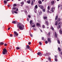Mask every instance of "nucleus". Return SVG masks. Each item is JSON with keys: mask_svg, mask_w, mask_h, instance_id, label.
<instances>
[{"mask_svg": "<svg viewBox=\"0 0 62 62\" xmlns=\"http://www.w3.org/2000/svg\"><path fill=\"white\" fill-rule=\"evenodd\" d=\"M21 7H23V4L21 5Z\"/></svg>", "mask_w": 62, "mask_h": 62, "instance_id": "0e129e2a", "label": "nucleus"}, {"mask_svg": "<svg viewBox=\"0 0 62 62\" xmlns=\"http://www.w3.org/2000/svg\"><path fill=\"white\" fill-rule=\"evenodd\" d=\"M14 12L15 13H16V14L18 13V12H16V11H15Z\"/></svg>", "mask_w": 62, "mask_h": 62, "instance_id": "37998d69", "label": "nucleus"}, {"mask_svg": "<svg viewBox=\"0 0 62 62\" xmlns=\"http://www.w3.org/2000/svg\"><path fill=\"white\" fill-rule=\"evenodd\" d=\"M38 3L39 4H41V0H39Z\"/></svg>", "mask_w": 62, "mask_h": 62, "instance_id": "2eb2a0df", "label": "nucleus"}, {"mask_svg": "<svg viewBox=\"0 0 62 62\" xmlns=\"http://www.w3.org/2000/svg\"><path fill=\"white\" fill-rule=\"evenodd\" d=\"M39 7L41 9H43L44 7H43V6H42L41 5H40L39 6Z\"/></svg>", "mask_w": 62, "mask_h": 62, "instance_id": "6e6552de", "label": "nucleus"}, {"mask_svg": "<svg viewBox=\"0 0 62 62\" xmlns=\"http://www.w3.org/2000/svg\"><path fill=\"white\" fill-rule=\"evenodd\" d=\"M7 52L8 51H7V50L5 48H4L3 49V51L2 52V54L4 55L5 54H6V53H7Z\"/></svg>", "mask_w": 62, "mask_h": 62, "instance_id": "7ed1b4c3", "label": "nucleus"}, {"mask_svg": "<svg viewBox=\"0 0 62 62\" xmlns=\"http://www.w3.org/2000/svg\"><path fill=\"white\" fill-rule=\"evenodd\" d=\"M39 44L40 45H42V43H41L40 42H39Z\"/></svg>", "mask_w": 62, "mask_h": 62, "instance_id": "f704fd0d", "label": "nucleus"}, {"mask_svg": "<svg viewBox=\"0 0 62 62\" xmlns=\"http://www.w3.org/2000/svg\"><path fill=\"white\" fill-rule=\"evenodd\" d=\"M31 5L32 6H33L34 5V2L33 1H32L31 3Z\"/></svg>", "mask_w": 62, "mask_h": 62, "instance_id": "f3484780", "label": "nucleus"}, {"mask_svg": "<svg viewBox=\"0 0 62 62\" xmlns=\"http://www.w3.org/2000/svg\"><path fill=\"white\" fill-rule=\"evenodd\" d=\"M55 61H57V59L56 58H55Z\"/></svg>", "mask_w": 62, "mask_h": 62, "instance_id": "c9c22d12", "label": "nucleus"}, {"mask_svg": "<svg viewBox=\"0 0 62 62\" xmlns=\"http://www.w3.org/2000/svg\"><path fill=\"white\" fill-rule=\"evenodd\" d=\"M35 25H33L32 26V27H35Z\"/></svg>", "mask_w": 62, "mask_h": 62, "instance_id": "e433bc0d", "label": "nucleus"}, {"mask_svg": "<svg viewBox=\"0 0 62 62\" xmlns=\"http://www.w3.org/2000/svg\"><path fill=\"white\" fill-rule=\"evenodd\" d=\"M27 3H28V4H30L31 3L30 0H29L27 1Z\"/></svg>", "mask_w": 62, "mask_h": 62, "instance_id": "4468645a", "label": "nucleus"}, {"mask_svg": "<svg viewBox=\"0 0 62 62\" xmlns=\"http://www.w3.org/2000/svg\"><path fill=\"white\" fill-rule=\"evenodd\" d=\"M54 1H52L51 2V5H53L54 4Z\"/></svg>", "mask_w": 62, "mask_h": 62, "instance_id": "9d476101", "label": "nucleus"}, {"mask_svg": "<svg viewBox=\"0 0 62 62\" xmlns=\"http://www.w3.org/2000/svg\"><path fill=\"white\" fill-rule=\"evenodd\" d=\"M58 49L59 51H60H60H61V49H60V48L58 47Z\"/></svg>", "mask_w": 62, "mask_h": 62, "instance_id": "c85d7f7f", "label": "nucleus"}, {"mask_svg": "<svg viewBox=\"0 0 62 62\" xmlns=\"http://www.w3.org/2000/svg\"><path fill=\"white\" fill-rule=\"evenodd\" d=\"M57 41L58 43H59V44H60V41H59V40H58Z\"/></svg>", "mask_w": 62, "mask_h": 62, "instance_id": "ea45409f", "label": "nucleus"}, {"mask_svg": "<svg viewBox=\"0 0 62 62\" xmlns=\"http://www.w3.org/2000/svg\"><path fill=\"white\" fill-rule=\"evenodd\" d=\"M5 46H7V44H4Z\"/></svg>", "mask_w": 62, "mask_h": 62, "instance_id": "a18cd8bd", "label": "nucleus"}, {"mask_svg": "<svg viewBox=\"0 0 62 62\" xmlns=\"http://www.w3.org/2000/svg\"><path fill=\"white\" fill-rule=\"evenodd\" d=\"M35 8H38V5H36L35 6Z\"/></svg>", "mask_w": 62, "mask_h": 62, "instance_id": "72a5a7b5", "label": "nucleus"}, {"mask_svg": "<svg viewBox=\"0 0 62 62\" xmlns=\"http://www.w3.org/2000/svg\"><path fill=\"white\" fill-rule=\"evenodd\" d=\"M57 20H58V22H60V21L61 20V19L59 18H58Z\"/></svg>", "mask_w": 62, "mask_h": 62, "instance_id": "412c9836", "label": "nucleus"}, {"mask_svg": "<svg viewBox=\"0 0 62 62\" xmlns=\"http://www.w3.org/2000/svg\"><path fill=\"white\" fill-rule=\"evenodd\" d=\"M17 30L18 31H19V29H17Z\"/></svg>", "mask_w": 62, "mask_h": 62, "instance_id": "774afa93", "label": "nucleus"}, {"mask_svg": "<svg viewBox=\"0 0 62 62\" xmlns=\"http://www.w3.org/2000/svg\"><path fill=\"white\" fill-rule=\"evenodd\" d=\"M16 50H19V49H20V47H16Z\"/></svg>", "mask_w": 62, "mask_h": 62, "instance_id": "5701e85b", "label": "nucleus"}, {"mask_svg": "<svg viewBox=\"0 0 62 62\" xmlns=\"http://www.w3.org/2000/svg\"><path fill=\"white\" fill-rule=\"evenodd\" d=\"M28 17L29 18H30L31 17V16H28Z\"/></svg>", "mask_w": 62, "mask_h": 62, "instance_id": "bf43d9fd", "label": "nucleus"}, {"mask_svg": "<svg viewBox=\"0 0 62 62\" xmlns=\"http://www.w3.org/2000/svg\"><path fill=\"white\" fill-rule=\"evenodd\" d=\"M58 18V16H56L55 18V20H56Z\"/></svg>", "mask_w": 62, "mask_h": 62, "instance_id": "a878e982", "label": "nucleus"}, {"mask_svg": "<svg viewBox=\"0 0 62 62\" xmlns=\"http://www.w3.org/2000/svg\"><path fill=\"white\" fill-rule=\"evenodd\" d=\"M36 25L38 26H39V25H40V24H39V23H37L36 24Z\"/></svg>", "mask_w": 62, "mask_h": 62, "instance_id": "a19ab883", "label": "nucleus"}, {"mask_svg": "<svg viewBox=\"0 0 62 62\" xmlns=\"http://www.w3.org/2000/svg\"><path fill=\"white\" fill-rule=\"evenodd\" d=\"M4 44V43H2V42H0V45H3Z\"/></svg>", "mask_w": 62, "mask_h": 62, "instance_id": "aec40b11", "label": "nucleus"}, {"mask_svg": "<svg viewBox=\"0 0 62 62\" xmlns=\"http://www.w3.org/2000/svg\"><path fill=\"white\" fill-rule=\"evenodd\" d=\"M27 21H28V22L29 21V19H28V18H27Z\"/></svg>", "mask_w": 62, "mask_h": 62, "instance_id": "5fc2aeb1", "label": "nucleus"}, {"mask_svg": "<svg viewBox=\"0 0 62 62\" xmlns=\"http://www.w3.org/2000/svg\"><path fill=\"white\" fill-rule=\"evenodd\" d=\"M60 23H61V22L59 23L58 25H59V24H60Z\"/></svg>", "mask_w": 62, "mask_h": 62, "instance_id": "4d7b16f0", "label": "nucleus"}, {"mask_svg": "<svg viewBox=\"0 0 62 62\" xmlns=\"http://www.w3.org/2000/svg\"><path fill=\"white\" fill-rule=\"evenodd\" d=\"M50 6H48L47 7V8L48 9V10H49L50 9Z\"/></svg>", "mask_w": 62, "mask_h": 62, "instance_id": "58836bf2", "label": "nucleus"}, {"mask_svg": "<svg viewBox=\"0 0 62 62\" xmlns=\"http://www.w3.org/2000/svg\"><path fill=\"white\" fill-rule=\"evenodd\" d=\"M12 14H13L14 13V12H13V11H12Z\"/></svg>", "mask_w": 62, "mask_h": 62, "instance_id": "052dcab7", "label": "nucleus"}, {"mask_svg": "<svg viewBox=\"0 0 62 62\" xmlns=\"http://www.w3.org/2000/svg\"><path fill=\"white\" fill-rule=\"evenodd\" d=\"M47 41L50 43L51 42V39L50 38H48V39Z\"/></svg>", "mask_w": 62, "mask_h": 62, "instance_id": "1a4fd4ad", "label": "nucleus"}, {"mask_svg": "<svg viewBox=\"0 0 62 62\" xmlns=\"http://www.w3.org/2000/svg\"><path fill=\"white\" fill-rule=\"evenodd\" d=\"M48 35H49V36H50V32H49L48 33Z\"/></svg>", "mask_w": 62, "mask_h": 62, "instance_id": "de8ad7c7", "label": "nucleus"}, {"mask_svg": "<svg viewBox=\"0 0 62 62\" xmlns=\"http://www.w3.org/2000/svg\"><path fill=\"white\" fill-rule=\"evenodd\" d=\"M17 27L19 28V29L21 30H22L24 29V26L23 24H21L20 23H19L17 24Z\"/></svg>", "mask_w": 62, "mask_h": 62, "instance_id": "f257e3e1", "label": "nucleus"}, {"mask_svg": "<svg viewBox=\"0 0 62 62\" xmlns=\"http://www.w3.org/2000/svg\"><path fill=\"white\" fill-rule=\"evenodd\" d=\"M43 18L44 19H45V24H46L47 25H48V21H47V17L45 16H43Z\"/></svg>", "mask_w": 62, "mask_h": 62, "instance_id": "f03ea898", "label": "nucleus"}, {"mask_svg": "<svg viewBox=\"0 0 62 62\" xmlns=\"http://www.w3.org/2000/svg\"><path fill=\"white\" fill-rule=\"evenodd\" d=\"M28 44H29V45H30V44H31V42H29Z\"/></svg>", "mask_w": 62, "mask_h": 62, "instance_id": "09e8293b", "label": "nucleus"}, {"mask_svg": "<svg viewBox=\"0 0 62 62\" xmlns=\"http://www.w3.org/2000/svg\"><path fill=\"white\" fill-rule=\"evenodd\" d=\"M54 8H51V9L50 11H51L52 12H54Z\"/></svg>", "mask_w": 62, "mask_h": 62, "instance_id": "9b49d317", "label": "nucleus"}, {"mask_svg": "<svg viewBox=\"0 0 62 62\" xmlns=\"http://www.w3.org/2000/svg\"><path fill=\"white\" fill-rule=\"evenodd\" d=\"M10 29V28H8V30H9V29Z\"/></svg>", "mask_w": 62, "mask_h": 62, "instance_id": "13d9d810", "label": "nucleus"}, {"mask_svg": "<svg viewBox=\"0 0 62 62\" xmlns=\"http://www.w3.org/2000/svg\"><path fill=\"white\" fill-rule=\"evenodd\" d=\"M20 4H21V5H23L24 4V2H22Z\"/></svg>", "mask_w": 62, "mask_h": 62, "instance_id": "473e14b6", "label": "nucleus"}, {"mask_svg": "<svg viewBox=\"0 0 62 62\" xmlns=\"http://www.w3.org/2000/svg\"><path fill=\"white\" fill-rule=\"evenodd\" d=\"M12 9H13L14 10V9H16V8H12Z\"/></svg>", "mask_w": 62, "mask_h": 62, "instance_id": "4c0bfd02", "label": "nucleus"}, {"mask_svg": "<svg viewBox=\"0 0 62 62\" xmlns=\"http://www.w3.org/2000/svg\"><path fill=\"white\" fill-rule=\"evenodd\" d=\"M45 43L46 44H47L48 43V41H46Z\"/></svg>", "mask_w": 62, "mask_h": 62, "instance_id": "79ce46f5", "label": "nucleus"}, {"mask_svg": "<svg viewBox=\"0 0 62 62\" xmlns=\"http://www.w3.org/2000/svg\"><path fill=\"white\" fill-rule=\"evenodd\" d=\"M32 22H33V21L32 20H31L30 22V23L31 24H31H32Z\"/></svg>", "mask_w": 62, "mask_h": 62, "instance_id": "393cba45", "label": "nucleus"}, {"mask_svg": "<svg viewBox=\"0 0 62 62\" xmlns=\"http://www.w3.org/2000/svg\"><path fill=\"white\" fill-rule=\"evenodd\" d=\"M55 57L56 58L57 57V56H56V55L55 56Z\"/></svg>", "mask_w": 62, "mask_h": 62, "instance_id": "680f3d73", "label": "nucleus"}, {"mask_svg": "<svg viewBox=\"0 0 62 62\" xmlns=\"http://www.w3.org/2000/svg\"><path fill=\"white\" fill-rule=\"evenodd\" d=\"M6 1L8 2V1H9V0H7Z\"/></svg>", "mask_w": 62, "mask_h": 62, "instance_id": "69168bd1", "label": "nucleus"}, {"mask_svg": "<svg viewBox=\"0 0 62 62\" xmlns=\"http://www.w3.org/2000/svg\"><path fill=\"white\" fill-rule=\"evenodd\" d=\"M58 9H59V8H60V9H62V5H60V4H59L58 5Z\"/></svg>", "mask_w": 62, "mask_h": 62, "instance_id": "39448f33", "label": "nucleus"}, {"mask_svg": "<svg viewBox=\"0 0 62 62\" xmlns=\"http://www.w3.org/2000/svg\"><path fill=\"white\" fill-rule=\"evenodd\" d=\"M34 11L35 13H36V12H37V10L36 9H34Z\"/></svg>", "mask_w": 62, "mask_h": 62, "instance_id": "7c9ffc66", "label": "nucleus"}, {"mask_svg": "<svg viewBox=\"0 0 62 62\" xmlns=\"http://www.w3.org/2000/svg\"><path fill=\"white\" fill-rule=\"evenodd\" d=\"M57 28L58 29H59L60 28V25H58L57 27Z\"/></svg>", "mask_w": 62, "mask_h": 62, "instance_id": "bb28decb", "label": "nucleus"}, {"mask_svg": "<svg viewBox=\"0 0 62 62\" xmlns=\"http://www.w3.org/2000/svg\"><path fill=\"white\" fill-rule=\"evenodd\" d=\"M49 10L48 9V10L47 11V13H49Z\"/></svg>", "mask_w": 62, "mask_h": 62, "instance_id": "49530a36", "label": "nucleus"}, {"mask_svg": "<svg viewBox=\"0 0 62 62\" xmlns=\"http://www.w3.org/2000/svg\"><path fill=\"white\" fill-rule=\"evenodd\" d=\"M16 21H14L12 22V23H13L14 24H16Z\"/></svg>", "mask_w": 62, "mask_h": 62, "instance_id": "f8f14e48", "label": "nucleus"}, {"mask_svg": "<svg viewBox=\"0 0 62 62\" xmlns=\"http://www.w3.org/2000/svg\"><path fill=\"white\" fill-rule=\"evenodd\" d=\"M29 49L30 50V46L28 45H27V46L26 48V50H28Z\"/></svg>", "mask_w": 62, "mask_h": 62, "instance_id": "423d86ee", "label": "nucleus"}, {"mask_svg": "<svg viewBox=\"0 0 62 62\" xmlns=\"http://www.w3.org/2000/svg\"><path fill=\"white\" fill-rule=\"evenodd\" d=\"M39 15H41L42 14V11H40V12L39 13Z\"/></svg>", "mask_w": 62, "mask_h": 62, "instance_id": "6ab92c4d", "label": "nucleus"}, {"mask_svg": "<svg viewBox=\"0 0 62 62\" xmlns=\"http://www.w3.org/2000/svg\"><path fill=\"white\" fill-rule=\"evenodd\" d=\"M55 38H57V35L56 34V32H55Z\"/></svg>", "mask_w": 62, "mask_h": 62, "instance_id": "a211bd4d", "label": "nucleus"}, {"mask_svg": "<svg viewBox=\"0 0 62 62\" xmlns=\"http://www.w3.org/2000/svg\"><path fill=\"white\" fill-rule=\"evenodd\" d=\"M59 33L60 34H62V30H60L59 31Z\"/></svg>", "mask_w": 62, "mask_h": 62, "instance_id": "dca6fc26", "label": "nucleus"}, {"mask_svg": "<svg viewBox=\"0 0 62 62\" xmlns=\"http://www.w3.org/2000/svg\"><path fill=\"white\" fill-rule=\"evenodd\" d=\"M48 59L49 60H51V58H48Z\"/></svg>", "mask_w": 62, "mask_h": 62, "instance_id": "864d4df0", "label": "nucleus"}, {"mask_svg": "<svg viewBox=\"0 0 62 62\" xmlns=\"http://www.w3.org/2000/svg\"><path fill=\"white\" fill-rule=\"evenodd\" d=\"M42 10H43V12H45V9L44 8L43 9H42Z\"/></svg>", "mask_w": 62, "mask_h": 62, "instance_id": "c756f323", "label": "nucleus"}, {"mask_svg": "<svg viewBox=\"0 0 62 62\" xmlns=\"http://www.w3.org/2000/svg\"><path fill=\"white\" fill-rule=\"evenodd\" d=\"M7 4V2L6 0L4 1V5H6V4Z\"/></svg>", "mask_w": 62, "mask_h": 62, "instance_id": "ddd939ff", "label": "nucleus"}, {"mask_svg": "<svg viewBox=\"0 0 62 62\" xmlns=\"http://www.w3.org/2000/svg\"><path fill=\"white\" fill-rule=\"evenodd\" d=\"M43 28H45V25H43L42 26Z\"/></svg>", "mask_w": 62, "mask_h": 62, "instance_id": "2f4dec72", "label": "nucleus"}, {"mask_svg": "<svg viewBox=\"0 0 62 62\" xmlns=\"http://www.w3.org/2000/svg\"><path fill=\"white\" fill-rule=\"evenodd\" d=\"M25 13L26 14H27V11H26L25 12Z\"/></svg>", "mask_w": 62, "mask_h": 62, "instance_id": "c03bdc74", "label": "nucleus"}, {"mask_svg": "<svg viewBox=\"0 0 62 62\" xmlns=\"http://www.w3.org/2000/svg\"><path fill=\"white\" fill-rule=\"evenodd\" d=\"M42 40H43V39H44V38L43 37H42Z\"/></svg>", "mask_w": 62, "mask_h": 62, "instance_id": "6e6d98bb", "label": "nucleus"}, {"mask_svg": "<svg viewBox=\"0 0 62 62\" xmlns=\"http://www.w3.org/2000/svg\"><path fill=\"white\" fill-rule=\"evenodd\" d=\"M13 7H16V4H14L13 5Z\"/></svg>", "mask_w": 62, "mask_h": 62, "instance_id": "b1692460", "label": "nucleus"}, {"mask_svg": "<svg viewBox=\"0 0 62 62\" xmlns=\"http://www.w3.org/2000/svg\"><path fill=\"white\" fill-rule=\"evenodd\" d=\"M30 36H31V37H33V35L32 34H31L30 35Z\"/></svg>", "mask_w": 62, "mask_h": 62, "instance_id": "8fccbe9b", "label": "nucleus"}, {"mask_svg": "<svg viewBox=\"0 0 62 62\" xmlns=\"http://www.w3.org/2000/svg\"><path fill=\"white\" fill-rule=\"evenodd\" d=\"M10 36L11 37H12V34H11L10 35Z\"/></svg>", "mask_w": 62, "mask_h": 62, "instance_id": "3c124183", "label": "nucleus"}, {"mask_svg": "<svg viewBox=\"0 0 62 62\" xmlns=\"http://www.w3.org/2000/svg\"><path fill=\"white\" fill-rule=\"evenodd\" d=\"M16 11H18V8H17L16 10Z\"/></svg>", "mask_w": 62, "mask_h": 62, "instance_id": "603ef678", "label": "nucleus"}, {"mask_svg": "<svg viewBox=\"0 0 62 62\" xmlns=\"http://www.w3.org/2000/svg\"><path fill=\"white\" fill-rule=\"evenodd\" d=\"M51 29H52V30L53 31H54V28H53V27H51Z\"/></svg>", "mask_w": 62, "mask_h": 62, "instance_id": "cd10ccee", "label": "nucleus"}, {"mask_svg": "<svg viewBox=\"0 0 62 62\" xmlns=\"http://www.w3.org/2000/svg\"><path fill=\"white\" fill-rule=\"evenodd\" d=\"M37 54L38 55H39L40 56H41V55H42V54H41V53L40 52H38V53H37Z\"/></svg>", "mask_w": 62, "mask_h": 62, "instance_id": "0eeeda50", "label": "nucleus"}, {"mask_svg": "<svg viewBox=\"0 0 62 62\" xmlns=\"http://www.w3.org/2000/svg\"><path fill=\"white\" fill-rule=\"evenodd\" d=\"M28 8V6H26V8Z\"/></svg>", "mask_w": 62, "mask_h": 62, "instance_id": "e2e57ef3", "label": "nucleus"}, {"mask_svg": "<svg viewBox=\"0 0 62 62\" xmlns=\"http://www.w3.org/2000/svg\"><path fill=\"white\" fill-rule=\"evenodd\" d=\"M14 33L15 34L14 35V37H15V36H18V33H17V32H16L15 31L14 32Z\"/></svg>", "mask_w": 62, "mask_h": 62, "instance_id": "20e7f679", "label": "nucleus"}, {"mask_svg": "<svg viewBox=\"0 0 62 62\" xmlns=\"http://www.w3.org/2000/svg\"><path fill=\"white\" fill-rule=\"evenodd\" d=\"M57 23H58V22L57 21H56L55 22V25H56L57 24Z\"/></svg>", "mask_w": 62, "mask_h": 62, "instance_id": "4be33fe9", "label": "nucleus"}, {"mask_svg": "<svg viewBox=\"0 0 62 62\" xmlns=\"http://www.w3.org/2000/svg\"><path fill=\"white\" fill-rule=\"evenodd\" d=\"M61 55H62V52L61 53Z\"/></svg>", "mask_w": 62, "mask_h": 62, "instance_id": "338daca9", "label": "nucleus"}]
</instances>
